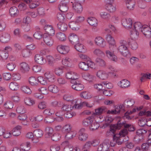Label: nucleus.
Instances as JSON below:
<instances>
[{"mask_svg":"<svg viewBox=\"0 0 151 151\" xmlns=\"http://www.w3.org/2000/svg\"><path fill=\"white\" fill-rule=\"evenodd\" d=\"M118 134V136H117L118 137H115V138L113 140L118 145H121L124 142V137L121 136V135H119V134Z\"/></svg>","mask_w":151,"mask_h":151,"instance_id":"obj_23","label":"nucleus"},{"mask_svg":"<svg viewBox=\"0 0 151 151\" xmlns=\"http://www.w3.org/2000/svg\"><path fill=\"white\" fill-rule=\"evenodd\" d=\"M56 37L58 39L61 41H64L66 39L65 34L63 33L60 32L57 33Z\"/></svg>","mask_w":151,"mask_h":151,"instance_id":"obj_49","label":"nucleus"},{"mask_svg":"<svg viewBox=\"0 0 151 151\" xmlns=\"http://www.w3.org/2000/svg\"><path fill=\"white\" fill-rule=\"evenodd\" d=\"M141 32L146 37L148 38L151 37V28L150 25V27L146 25H143Z\"/></svg>","mask_w":151,"mask_h":151,"instance_id":"obj_6","label":"nucleus"},{"mask_svg":"<svg viewBox=\"0 0 151 151\" xmlns=\"http://www.w3.org/2000/svg\"><path fill=\"white\" fill-rule=\"evenodd\" d=\"M15 67V64L13 63H9L8 64L6 65L7 69L11 71L13 70Z\"/></svg>","mask_w":151,"mask_h":151,"instance_id":"obj_61","label":"nucleus"},{"mask_svg":"<svg viewBox=\"0 0 151 151\" xmlns=\"http://www.w3.org/2000/svg\"><path fill=\"white\" fill-rule=\"evenodd\" d=\"M66 134L65 136L66 139L70 140L72 139L74 137L76 136V134L73 131H71L66 133Z\"/></svg>","mask_w":151,"mask_h":151,"instance_id":"obj_30","label":"nucleus"},{"mask_svg":"<svg viewBox=\"0 0 151 151\" xmlns=\"http://www.w3.org/2000/svg\"><path fill=\"white\" fill-rule=\"evenodd\" d=\"M20 70L23 73L27 72L30 69L27 64L25 62H22L20 64Z\"/></svg>","mask_w":151,"mask_h":151,"instance_id":"obj_16","label":"nucleus"},{"mask_svg":"<svg viewBox=\"0 0 151 151\" xmlns=\"http://www.w3.org/2000/svg\"><path fill=\"white\" fill-rule=\"evenodd\" d=\"M9 13L12 17H15L17 15L18 10L15 6L11 7L9 10Z\"/></svg>","mask_w":151,"mask_h":151,"instance_id":"obj_27","label":"nucleus"},{"mask_svg":"<svg viewBox=\"0 0 151 151\" xmlns=\"http://www.w3.org/2000/svg\"><path fill=\"white\" fill-rule=\"evenodd\" d=\"M44 42L49 46H52L53 43V40L52 38L47 34H44L43 35Z\"/></svg>","mask_w":151,"mask_h":151,"instance_id":"obj_8","label":"nucleus"},{"mask_svg":"<svg viewBox=\"0 0 151 151\" xmlns=\"http://www.w3.org/2000/svg\"><path fill=\"white\" fill-rule=\"evenodd\" d=\"M135 107V108H134L132 111H128L126 113L124 114V116L127 119H131V118L130 116H129V115L133 112H134L136 111L137 110Z\"/></svg>","mask_w":151,"mask_h":151,"instance_id":"obj_50","label":"nucleus"},{"mask_svg":"<svg viewBox=\"0 0 151 151\" xmlns=\"http://www.w3.org/2000/svg\"><path fill=\"white\" fill-rule=\"evenodd\" d=\"M48 90L50 92L55 93H57L59 91L57 86L54 85L49 86L48 87Z\"/></svg>","mask_w":151,"mask_h":151,"instance_id":"obj_40","label":"nucleus"},{"mask_svg":"<svg viewBox=\"0 0 151 151\" xmlns=\"http://www.w3.org/2000/svg\"><path fill=\"white\" fill-rule=\"evenodd\" d=\"M69 40L70 42L73 45H76L79 42L78 37L74 34H71L69 37Z\"/></svg>","mask_w":151,"mask_h":151,"instance_id":"obj_13","label":"nucleus"},{"mask_svg":"<svg viewBox=\"0 0 151 151\" xmlns=\"http://www.w3.org/2000/svg\"><path fill=\"white\" fill-rule=\"evenodd\" d=\"M99 127V123L93 120V122H91V123L90 129L92 131H93L97 129Z\"/></svg>","mask_w":151,"mask_h":151,"instance_id":"obj_42","label":"nucleus"},{"mask_svg":"<svg viewBox=\"0 0 151 151\" xmlns=\"http://www.w3.org/2000/svg\"><path fill=\"white\" fill-rule=\"evenodd\" d=\"M35 61L37 63L43 65L46 63V59L40 54H37L35 56Z\"/></svg>","mask_w":151,"mask_h":151,"instance_id":"obj_9","label":"nucleus"},{"mask_svg":"<svg viewBox=\"0 0 151 151\" xmlns=\"http://www.w3.org/2000/svg\"><path fill=\"white\" fill-rule=\"evenodd\" d=\"M29 83L32 86H36L38 84L37 80L33 77H30L29 79Z\"/></svg>","mask_w":151,"mask_h":151,"instance_id":"obj_45","label":"nucleus"},{"mask_svg":"<svg viewBox=\"0 0 151 151\" xmlns=\"http://www.w3.org/2000/svg\"><path fill=\"white\" fill-rule=\"evenodd\" d=\"M88 23L90 25L94 27H96L97 26L98 21L97 19L93 17L89 18L87 20Z\"/></svg>","mask_w":151,"mask_h":151,"instance_id":"obj_22","label":"nucleus"},{"mask_svg":"<svg viewBox=\"0 0 151 151\" xmlns=\"http://www.w3.org/2000/svg\"><path fill=\"white\" fill-rule=\"evenodd\" d=\"M126 41L123 40L118 48V51L122 56L127 57L129 56L130 53L127 47L125 45Z\"/></svg>","mask_w":151,"mask_h":151,"instance_id":"obj_1","label":"nucleus"},{"mask_svg":"<svg viewBox=\"0 0 151 151\" xmlns=\"http://www.w3.org/2000/svg\"><path fill=\"white\" fill-rule=\"evenodd\" d=\"M93 54L97 56H101L104 54L103 51L100 49H96L93 51Z\"/></svg>","mask_w":151,"mask_h":151,"instance_id":"obj_60","label":"nucleus"},{"mask_svg":"<svg viewBox=\"0 0 151 151\" xmlns=\"http://www.w3.org/2000/svg\"><path fill=\"white\" fill-rule=\"evenodd\" d=\"M69 26V27L73 30H78L79 29L78 23L75 22L73 21L70 22Z\"/></svg>","mask_w":151,"mask_h":151,"instance_id":"obj_32","label":"nucleus"},{"mask_svg":"<svg viewBox=\"0 0 151 151\" xmlns=\"http://www.w3.org/2000/svg\"><path fill=\"white\" fill-rule=\"evenodd\" d=\"M128 44L129 47L132 50H136L138 47V45L135 41L131 40L128 41Z\"/></svg>","mask_w":151,"mask_h":151,"instance_id":"obj_25","label":"nucleus"},{"mask_svg":"<svg viewBox=\"0 0 151 151\" xmlns=\"http://www.w3.org/2000/svg\"><path fill=\"white\" fill-rule=\"evenodd\" d=\"M21 89L24 93L27 94H30L32 91L28 86H23L21 87Z\"/></svg>","mask_w":151,"mask_h":151,"instance_id":"obj_43","label":"nucleus"},{"mask_svg":"<svg viewBox=\"0 0 151 151\" xmlns=\"http://www.w3.org/2000/svg\"><path fill=\"white\" fill-rule=\"evenodd\" d=\"M61 137L60 134L58 133H55L51 136V139L53 141H57L60 140Z\"/></svg>","mask_w":151,"mask_h":151,"instance_id":"obj_52","label":"nucleus"},{"mask_svg":"<svg viewBox=\"0 0 151 151\" xmlns=\"http://www.w3.org/2000/svg\"><path fill=\"white\" fill-rule=\"evenodd\" d=\"M93 118L91 116L83 120V124L86 127H87L91 124V122H93Z\"/></svg>","mask_w":151,"mask_h":151,"instance_id":"obj_29","label":"nucleus"},{"mask_svg":"<svg viewBox=\"0 0 151 151\" xmlns=\"http://www.w3.org/2000/svg\"><path fill=\"white\" fill-rule=\"evenodd\" d=\"M21 127L17 126L14 128L12 131V134L14 136H17L19 135L21 133L20 129Z\"/></svg>","mask_w":151,"mask_h":151,"instance_id":"obj_21","label":"nucleus"},{"mask_svg":"<svg viewBox=\"0 0 151 151\" xmlns=\"http://www.w3.org/2000/svg\"><path fill=\"white\" fill-rule=\"evenodd\" d=\"M97 76L100 79L102 80L106 79L108 77V75L104 72L99 70L97 73Z\"/></svg>","mask_w":151,"mask_h":151,"instance_id":"obj_20","label":"nucleus"},{"mask_svg":"<svg viewBox=\"0 0 151 151\" xmlns=\"http://www.w3.org/2000/svg\"><path fill=\"white\" fill-rule=\"evenodd\" d=\"M60 148V146L58 145H54L51 146L50 150L51 151H58Z\"/></svg>","mask_w":151,"mask_h":151,"instance_id":"obj_64","label":"nucleus"},{"mask_svg":"<svg viewBox=\"0 0 151 151\" xmlns=\"http://www.w3.org/2000/svg\"><path fill=\"white\" fill-rule=\"evenodd\" d=\"M46 32L49 35H53L55 34V31L53 29L52 27L51 26H47L45 29Z\"/></svg>","mask_w":151,"mask_h":151,"instance_id":"obj_36","label":"nucleus"},{"mask_svg":"<svg viewBox=\"0 0 151 151\" xmlns=\"http://www.w3.org/2000/svg\"><path fill=\"white\" fill-rule=\"evenodd\" d=\"M107 111V109L105 107L101 106L95 109V112L93 113L92 115L94 116H99Z\"/></svg>","mask_w":151,"mask_h":151,"instance_id":"obj_12","label":"nucleus"},{"mask_svg":"<svg viewBox=\"0 0 151 151\" xmlns=\"http://www.w3.org/2000/svg\"><path fill=\"white\" fill-rule=\"evenodd\" d=\"M120 82L121 87L122 88H126L130 86V82L127 80H123Z\"/></svg>","mask_w":151,"mask_h":151,"instance_id":"obj_39","label":"nucleus"},{"mask_svg":"<svg viewBox=\"0 0 151 151\" xmlns=\"http://www.w3.org/2000/svg\"><path fill=\"white\" fill-rule=\"evenodd\" d=\"M106 56L108 57L111 60L114 62H116L117 60V57L114 55V53L112 52H111L109 50H107L106 52Z\"/></svg>","mask_w":151,"mask_h":151,"instance_id":"obj_18","label":"nucleus"},{"mask_svg":"<svg viewBox=\"0 0 151 151\" xmlns=\"http://www.w3.org/2000/svg\"><path fill=\"white\" fill-rule=\"evenodd\" d=\"M106 40L110 45H111L109 47L110 49H111V46H113V48L115 47V40L109 34L107 35Z\"/></svg>","mask_w":151,"mask_h":151,"instance_id":"obj_17","label":"nucleus"},{"mask_svg":"<svg viewBox=\"0 0 151 151\" xmlns=\"http://www.w3.org/2000/svg\"><path fill=\"white\" fill-rule=\"evenodd\" d=\"M13 104L11 101H8L5 102L4 104L5 108L6 109H10L13 108Z\"/></svg>","mask_w":151,"mask_h":151,"instance_id":"obj_54","label":"nucleus"},{"mask_svg":"<svg viewBox=\"0 0 151 151\" xmlns=\"http://www.w3.org/2000/svg\"><path fill=\"white\" fill-rule=\"evenodd\" d=\"M71 83L74 84L71 86L73 89L78 91H81L83 89V85L81 83V82L78 79L75 81H73Z\"/></svg>","mask_w":151,"mask_h":151,"instance_id":"obj_3","label":"nucleus"},{"mask_svg":"<svg viewBox=\"0 0 151 151\" xmlns=\"http://www.w3.org/2000/svg\"><path fill=\"white\" fill-rule=\"evenodd\" d=\"M77 75L76 73L73 72H69L66 74V77L67 79H70V82L72 83L73 81H75L78 79Z\"/></svg>","mask_w":151,"mask_h":151,"instance_id":"obj_11","label":"nucleus"},{"mask_svg":"<svg viewBox=\"0 0 151 151\" xmlns=\"http://www.w3.org/2000/svg\"><path fill=\"white\" fill-rule=\"evenodd\" d=\"M59 8L60 10L63 12H67L68 9V7L67 4L65 3H62L59 5Z\"/></svg>","mask_w":151,"mask_h":151,"instance_id":"obj_26","label":"nucleus"},{"mask_svg":"<svg viewBox=\"0 0 151 151\" xmlns=\"http://www.w3.org/2000/svg\"><path fill=\"white\" fill-rule=\"evenodd\" d=\"M0 56L1 58L4 60L7 59L9 56L8 51L6 50L1 51H0Z\"/></svg>","mask_w":151,"mask_h":151,"instance_id":"obj_46","label":"nucleus"},{"mask_svg":"<svg viewBox=\"0 0 151 151\" xmlns=\"http://www.w3.org/2000/svg\"><path fill=\"white\" fill-rule=\"evenodd\" d=\"M16 111L17 112L20 114H24L25 112L24 107L23 106L18 107L17 108Z\"/></svg>","mask_w":151,"mask_h":151,"instance_id":"obj_63","label":"nucleus"},{"mask_svg":"<svg viewBox=\"0 0 151 151\" xmlns=\"http://www.w3.org/2000/svg\"><path fill=\"white\" fill-rule=\"evenodd\" d=\"M127 123H126V122H122L121 120H119L118 121L117 123L116 124H111L114 125L115 127V129L116 130L117 129H120L122 127L124 126L125 128V125L127 124Z\"/></svg>","mask_w":151,"mask_h":151,"instance_id":"obj_24","label":"nucleus"},{"mask_svg":"<svg viewBox=\"0 0 151 151\" xmlns=\"http://www.w3.org/2000/svg\"><path fill=\"white\" fill-rule=\"evenodd\" d=\"M79 139L82 141H86L88 138V136L86 133V131L85 128L81 129L79 132Z\"/></svg>","mask_w":151,"mask_h":151,"instance_id":"obj_7","label":"nucleus"},{"mask_svg":"<svg viewBox=\"0 0 151 151\" xmlns=\"http://www.w3.org/2000/svg\"><path fill=\"white\" fill-rule=\"evenodd\" d=\"M45 130L47 134L48 135V137L51 136L53 132V130L52 128L47 127L46 128Z\"/></svg>","mask_w":151,"mask_h":151,"instance_id":"obj_55","label":"nucleus"},{"mask_svg":"<svg viewBox=\"0 0 151 151\" xmlns=\"http://www.w3.org/2000/svg\"><path fill=\"white\" fill-rule=\"evenodd\" d=\"M142 129H140L137 130L136 132L137 135L135 136L134 137V140L135 141L138 143L140 141L141 139L138 137V136L140 135H142Z\"/></svg>","mask_w":151,"mask_h":151,"instance_id":"obj_44","label":"nucleus"},{"mask_svg":"<svg viewBox=\"0 0 151 151\" xmlns=\"http://www.w3.org/2000/svg\"><path fill=\"white\" fill-rule=\"evenodd\" d=\"M114 125H110V129L106 133V136L107 137H113V139H115V137H117V136H118L119 134L116 133V130L115 129V127Z\"/></svg>","mask_w":151,"mask_h":151,"instance_id":"obj_4","label":"nucleus"},{"mask_svg":"<svg viewBox=\"0 0 151 151\" xmlns=\"http://www.w3.org/2000/svg\"><path fill=\"white\" fill-rule=\"evenodd\" d=\"M95 42L96 45L99 46H102L104 40L101 37H99L95 39Z\"/></svg>","mask_w":151,"mask_h":151,"instance_id":"obj_41","label":"nucleus"},{"mask_svg":"<svg viewBox=\"0 0 151 151\" xmlns=\"http://www.w3.org/2000/svg\"><path fill=\"white\" fill-rule=\"evenodd\" d=\"M63 107L62 108V109L65 111H70L72 110V107H71V105L68 104H63Z\"/></svg>","mask_w":151,"mask_h":151,"instance_id":"obj_57","label":"nucleus"},{"mask_svg":"<svg viewBox=\"0 0 151 151\" xmlns=\"http://www.w3.org/2000/svg\"><path fill=\"white\" fill-rule=\"evenodd\" d=\"M25 104L28 106H31L35 103L34 101L29 98H26L24 100Z\"/></svg>","mask_w":151,"mask_h":151,"instance_id":"obj_47","label":"nucleus"},{"mask_svg":"<svg viewBox=\"0 0 151 151\" xmlns=\"http://www.w3.org/2000/svg\"><path fill=\"white\" fill-rule=\"evenodd\" d=\"M106 9L110 12H114L116 10V7L113 6L111 3L106 4Z\"/></svg>","mask_w":151,"mask_h":151,"instance_id":"obj_34","label":"nucleus"},{"mask_svg":"<svg viewBox=\"0 0 151 151\" xmlns=\"http://www.w3.org/2000/svg\"><path fill=\"white\" fill-rule=\"evenodd\" d=\"M135 103L134 100L132 99H126L124 102V104L127 108H129L133 106Z\"/></svg>","mask_w":151,"mask_h":151,"instance_id":"obj_28","label":"nucleus"},{"mask_svg":"<svg viewBox=\"0 0 151 151\" xmlns=\"http://www.w3.org/2000/svg\"><path fill=\"white\" fill-rule=\"evenodd\" d=\"M143 25L139 22H136L134 24V28L133 29L132 32L135 33L137 36L139 35V32H141Z\"/></svg>","mask_w":151,"mask_h":151,"instance_id":"obj_5","label":"nucleus"},{"mask_svg":"<svg viewBox=\"0 0 151 151\" xmlns=\"http://www.w3.org/2000/svg\"><path fill=\"white\" fill-rule=\"evenodd\" d=\"M94 63L88 60L86 62H80L78 65L80 68L84 70H88L89 68H92Z\"/></svg>","mask_w":151,"mask_h":151,"instance_id":"obj_2","label":"nucleus"},{"mask_svg":"<svg viewBox=\"0 0 151 151\" xmlns=\"http://www.w3.org/2000/svg\"><path fill=\"white\" fill-rule=\"evenodd\" d=\"M73 5V8L77 12L81 13L82 11L83 8L81 4L74 3Z\"/></svg>","mask_w":151,"mask_h":151,"instance_id":"obj_19","label":"nucleus"},{"mask_svg":"<svg viewBox=\"0 0 151 151\" xmlns=\"http://www.w3.org/2000/svg\"><path fill=\"white\" fill-rule=\"evenodd\" d=\"M57 50L60 53L65 54L68 52L69 50V48L66 46L60 45L58 46Z\"/></svg>","mask_w":151,"mask_h":151,"instance_id":"obj_10","label":"nucleus"},{"mask_svg":"<svg viewBox=\"0 0 151 151\" xmlns=\"http://www.w3.org/2000/svg\"><path fill=\"white\" fill-rule=\"evenodd\" d=\"M72 60L68 58H66L62 60V63L64 65L69 67L71 66Z\"/></svg>","mask_w":151,"mask_h":151,"instance_id":"obj_38","label":"nucleus"},{"mask_svg":"<svg viewBox=\"0 0 151 151\" xmlns=\"http://www.w3.org/2000/svg\"><path fill=\"white\" fill-rule=\"evenodd\" d=\"M63 103L60 101H55L51 103L52 105L54 107H60L63 105Z\"/></svg>","mask_w":151,"mask_h":151,"instance_id":"obj_58","label":"nucleus"},{"mask_svg":"<svg viewBox=\"0 0 151 151\" xmlns=\"http://www.w3.org/2000/svg\"><path fill=\"white\" fill-rule=\"evenodd\" d=\"M142 77L140 78L141 82H143V80L145 79H150V75L149 73H142L141 74Z\"/></svg>","mask_w":151,"mask_h":151,"instance_id":"obj_53","label":"nucleus"},{"mask_svg":"<svg viewBox=\"0 0 151 151\" xmlns=\"http://www.w3.org/2000/svg\"><path fill=\"white\" fill-rule=\"evenodd\" d=\"M57 27L60 30L62 31H66L68 28V26L66 24L61 22H60L58 24Z\"/></svg>","mask_w":151,"mask_h":151,"instance_id":"obj_33","label":"nucleus"},{"mask_svg":"<svg viewBox=\"0 0 151 151\" xmlns=\"http://www.w3.org/2000/svg\"><path fill=\"white\" fill-rule=\"evenodd\" d=\"M95 143L94 141H88L84 145L83 148L84 150H87L89 149L92 145L95 146V145L94 144Z\"/></svg>","mask_w":151,"mask_h":151,"instance_id":"obj_37","label":"nucleus"},{"mask_svg":"<svg viewBox=\"0 0 151 151\" xmlns=\"http://www.w3.org/2000/svg\"><path fill=\"white\" fill-rule=\"evenodd\" d=\"M96 62L98 65L100 66L103 67L106 65L105 62L102 59L97 58L96 60Z\"/></svg>","mask_w":151,"mask_h":151,"instance_id":"obj_51","label":"nucleus"},{"mask_svg":"<svg viewBox=\"0 0 151 151\" xmlns=\"http://www.w3.org/2000/svg\"><path fill=\"white\" fill-rule=\"evenodd\" d=\"M19 86L18 83L15 82H11L9 85L10 88L13 91L17 90L19 88Z\"/></svg>","mask_w":151,"mask_h":151,"instance_id":"obj_35","label":"nucleus"},{"mask_svg":"<svg viewBox=\"0 0 151 151\" xmlns=\"http://www.w3.org/2000/svg\"><path fill=\"white\" fill-rule=\"evenodd\" d=\"M150 146V145L149 144V143L147 141V143H144L142 144L141 147L142 148V149L143 150L147 151L149 149V148Z\"/></svg>","mask_w":151,"mask_h":151,"instance_id":"obj_62","label":"nucleus"},{"mask_svg":"<svg viewBox=\"0 0 151 151\" xmlns=\"http://www.w3.org/2000/svg\"><path fill=\"white\" fill-rule=\"evenodd\" d=\"M42 33L39 31L36 32L33 35L34 37L37 39H40L42 37Z\"/></svg>","mask_w":151,"mask_h":151,"instance_id":"obj_59","label":"nucleus"},{"mask_svg":"<svg viewBox=\"0 0 151 151\" xmlns=\"http://www.w3.org/2000/svg\"><path fill=\"white\" fill-rule=\"evenodd\" d=\"M132 23V19L130 18H127L122 21V24L125 28H131Z\"/></svg>","mask_w":151,"mask_h":151,"instance_id":"obj_15","label":"nucleus"},{"mask_svg":"<svg viewBox=\"0 0 151 151\" xmlns=\"http://www.w3.org/2000/svg\"><path fill=\"white\" fill-rule=\"evenodd\" d=\"M10 39V35L8 33H3L0 36V41L2 43H7L9 41Z\"/></svg>","mask_w":151,"mask_h":151,"instance_id":"obj_14","label":"nucleus"},{"mask_svg":"<svg viewBox=\"0 0 151 151\" xmlns=\"http://www.w3.org/2000/svg\"><path fill=\"white\" fill-rule=\"evenodd\" d=\"M34 136L37 137H41L42 136L43 132L40 129H36L34 131Z\"/></svg>","mask_w":151,"mask_h":151,"instance_id":"obj_48","label":"nucleus"},{"mask_svg":"<svg viewBox=\"0 0 151 151\" xmlns=\"http://www.w3.org/2000/svg\"><path fill=\"white\" fill-rule=\"evenodd\" d=\"M74 47L77 51L80 52H83L85 51L83 45L79 42L75 45Z\"/></svg>","mask_w":151,"mask_h":151,"instance_id":"obj_31","label":"nucleus"},{"mask_svg":"<svg viewBox=\"0 0 151 151\" xmlns=\"http://www.w3.org/2000/svg\"><path fill=\"white\" fill-rule=\"evenodd\" d=\"M127 8L129 10H133L135 5V2L132 0L126 4Z\"/></svg>","mask_w":151,"mask_h":151,"instance_id":"obj_56","label":"nucleus"}]
</instances>
